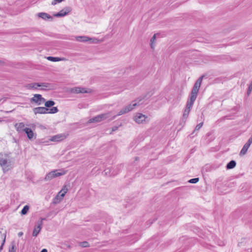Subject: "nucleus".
<instances>
[{
  "instance_id": "nucleus-1",
  "label": "nucleus",
  "mask_w": 252,
  "mask_h": 252,
  "mask_svg": "<svg viewBox=\"0 0 252 252\" xmlns=\"http://www.w3.org/2000/svg\"><path fill=\"white\" fill-rule=\"evenodd\" d=\"M14 164V159L9 154L0 153V165L3 170L8 171L11 169Z\"/></svg>"
},
{
  "instance_id": "nucleus-2",
  "label": "nucleus",
  "mask_w": 252,
  "mask_h": 252,
  "mask_svg": "<svg viewBox=\"0 0 252 252\" xmlns=\"http://www.w3.org/2000/svg\"><path fill=\"white\" fill-rule=\"evenodd\" d=\"M153 94V93L149 92L144 97H143L141 98H138V101L137 102H134V101L132 102V103L131 104H129L128 105L126 106L123 109H122L119 112V113L117 115H115L116 117L117 116H120V115H123L124 114H126V113L132 110L136 106H138V105H141L143 104L144 101H142L144 99V98H145L147 96H148V98H149Z\"/></svg>"
},
{
  "instance_id": "nucleus-3",
  "label": "nucleus",
  "mask_w": 252,
  "mask_h": 252,
  "mask_svg": "<svg viewBox=\"0 0 252 252\" xmlns=\"http://www.w3.org/2000/svg\"><path fill=\"white\" fill-rule=\"evenodd\" d=\"M115 118L116 116H112V112H108L106 113L97 115L95 117L90 119L88 122L89 123H97L106 119H108L109 121H111Z\"/></svg>"
},
{
  "instance_id": "nucleus-4",
  "label": "nucleus",
  "mask_w": 252,
  "mask_h": 252,
  "mask_svg": "<svg viewBox=\"0 0 252 252\" xmlns=\"http://www.w3.org/2000/svg\"><path fill=\"white\" fill-rule=\"evenodd\" d=\"M203 77V76L200 77L195 82L192 89L189 99L194 101L196 100L198 91L202 83Z\"/></svg>"
},
{
  "instance_id": "nucleus-5",
  "label": "nucleus",
  "mask_w": 252,
  "mask_h": 252,
  "mask_svg": "<svg viewBox=\"0 0 252 252\" xmlns=\"http://www.w3.org/2000/svg\"><path fill=\"white\" fill-rule=\"evenodd\" d=\"M203 77V76L200 77L195 82L192 89L189 99L194 101L196 100L198 91L202 83Z\"/></svg>"
},
{
  "instance_id": "nucleus-6",
  "label": "nucleus",
  "mask_w": 252,
  "mask_h": 252,
  "mask_svg": "<svg viewBox=\"0 0 252 252\" xmlns=\"http://www.w3.org/2000/svg\"><path fill=\"white\" fill-rule=\"evenodd\" d=\"M65 173L66 171L63 169L54 170L47 174L44 179L46 181H50L54 178L63 176Z\"/></svg>"
},
{
  "instance_id": "nucleus-7",
  "label": "nucleus",
  "mask_w": 252,
  "mask_h": 252,
  "mask_svg": "<svg viewBox=\"0 0 252 252\" xmlns=\"http://www.w3.org/2000/svg\"><path fill=\"white\" fill-rule=\"evenodd\" d=\"M194 101H195L190 99H188L186 104V108L183 113V119H186L188 118L190 111V109L191 108Z\"/></svg>"
},
{
  "instance_id": "nucleus-8",
  "label": "nucleus",
  "mask_w": 252,
  "mask_h": 252,
  "mask_svg": "<svg viewBox=\"0 0 252 252\" xmlns=\"http://www.w3.org/2000/svg\"><path fill=\"white\" fill-rule=\"evenodd\" d=\"M31 102H34L37 105H40L45 102V99L42 97L40 94H35L33 97L31 98Z\"/></svg>"
},
{
  "instance_id": "nucleus-9",
  "label": "nucleus",
  "mask_w": 252,
  "mask_h": 252,
  "mask_svg": "<svg viewBox=\"0 0 252 252\" xmlns=\"http://www.w3.org/2000/svg\"><path fill=\"white\" fill-rule=\"evenodd\" d=\"M76 40L78 41L87 42L90 41L91 43H95L97 40L96 38H92L86 36H76Z\"/></svg>"
},
{
  "instance_id": "nucleus-10",
  "label": "nucleus",
  "mask_w": 252,
  "mask_h": 252,
  "mask_svg": "<svg viewBox=\"0 0 252 252\" xmlns=\"http://www.w3.org/2000/svg\"><path fill=\"white\" fill-rule=\"evenodd\" d=\"M71 10L72 8L70 7L67 6L61 10L58 13L54 14V16L57 17H63L69 13Z\"/></svg>"
},
{
  "instance_id": "nucleus-11",
  "label": "nucleus",
  "mask_w": 252,
  "mask_h": 252,
  "mask_svg": "<svg viewBox=\"0 0 252 252\" xmlns=\"http://www.w3.org/2000/svg\"><path fill=\"white\" fill-rule=\"evenodd\" d=\"M48 111H49V108H47L45 107H38L33 109V112L35 115L37 114H47Z\"/></svg>"
},
{
  "instance_id": "nucleus-12",
  "label": "nucleus",
  "mask_w": 252,
  "mask_h": 252,
  "mask_svg": "<svg viewBox=\"0 0 252 252\" xmlns=\"http://www.w3.org/2000/svg\"><path fill=\"white\" fill-rule=\"evenodd\" d=\"M66 137L65 134H57L56 135L52 136L50 139L49 140L51 141H54V142H60L64 139H65Z\"/></svg>"
},
{
  "instance_id": "nucleus-13",
  "label": "nucleus",
  "mask_w": 252,
  "mask_h": 252,
  "mask_svg": "<svg viewBox=\"0 0 252 252\" xmlns=\"http://www.w3.org/2000/svg\"><path fill=\"white\" fill-rule=\"evenodd\" d=\"M70 92L73 94H85L89 93L90 91H88L86 90V88L83 87H75L71 89Z\"/></svg>"
},
{
  "instance_id": "nucleus-14",
  "label": "nucleus",
  "mask_w": 252,
  "mask_h": 252,
  "mask_svg": "<svg viewBox=\"0 0 252 252\" xmlns=\"http://www.w3.org/2000/svg\"><path fill=\"white\" fill-rule=\"evenodd\" d=\"M43 222L37 221L32 232V236L36 237L42 229Z\"/></svg>"
},
{
  "instance_id": "nucleus-15",
  "label": "nucleus",
  "mask_w": 252,
  "mask_h": 252,
  "mask_svg": "<svg viewBox=\"0 0 252 252\" xmlns=\"http://www.w3.org/2000/svg\"><path fill=\"white\" fill-rule=\"evenodd\" d=\"M147 118L145 115L141 113H137L134 117V121L138 124L142 123Z\"/></svg>"
},
{
  "instance_id": "nucleus-16",
  "label": "nucleus",
  "mask_w": 252,
  "mask_h": 252,
  "mask_svg": "<svg viewBox=\"0 0 252 252\" xmlns=\"http://www.w3.org/2000/svg\"><path fill=\"white\" fill-rule=\"evenodd\" d=\"M252 143L251 142H250V141L248 140V141L243 146V147L242 148V150H241V151L240 152V156L245 155L247 153V151Z\"/></svg>"
},
{
  "instance_id": "nucleus-17",
  "label": "nucleus",
  "mask_w": 252,
  "mask_h": 252,
  "mask_svg": "<svg viewBox=\"0 0 252 252\" xmlns=\"http://www.w3.org/2000/svg\"><path fill=\"white\" fill-rule=\"evenodd\" d=\"M38 16L39 17L42 18L45 20H50L52 21L53 20V17L50 16L49 14L45 13V12H41L38 14Z\"/></svg>"
},
{
  "instance_id": "nucleus-18",
  "label": "nucleus",
  "mask_w": 252,
  "mask_h": 252,
  "mask_svg": "<svg viewBox=\"0 0 252 252\" xmlns=\"http://www.w3.org/2000/svg\"><path fill=\"white\" fill-rule=\"evenodd\" d=\"M67 189L63 191V193H62V190L60 191L59 193V194L55 198L54 202L56 203L60 201L64 197L65 193L66 192Z\"/></svg>"
},
{
  "instance_id": "nucleus-19",
  "label": "nucleus",
  "mask_w": 252,
  "mask_h": 252,
  "mask_svg": "<svg viewBox=\"0 0 252 252\" xmlns=\"http://www.w3.org/2000/svg\"><path fill=\"white\" fill-rule=\"evenodd\" d=\"M24 132L26 133L28 138L30 140L33 139L34 136V134L31 128L26 127V129H24Z\"/></svg>"
},
{
  "instance_id": "nucleus-20",
  "label": "nucleus",
  "mask_w": 252,
  "mask_h": 252,
  "mask_svg": "<svg viewBox=\"0 0 252 252\" xmlns=\"http://www.w3.org/2000/svg\"><path fill=\"white\" fill-rule=\"evenodd\" d=\"M42 87L44 88H41V90H46L47 89H52L53 88V85L51 83H46V82H43V83H39V87Z\"/></svg>"
},
{
  "instance_id": "nucleus-21",
  "label": "nucleus",
  "mask_w": 252,
  "mask_h": 252,
  "mask_svg": "<svg viewBox=\"0 0 252 252\" xmlns=\"http://www.w3.org/2000/svg\"><path fill=\"white\" fill-rule=\"evenodd\" d=\"M15 126L18 132H24V129H26L25 124L23 123L16 124Z\"/></svg>"
},
{
  "instance_id": "nucleus-22",
  "label": "nucleus",
  "mask_w": 252,
  "mask_h": 252,
  "mask_svg": "<svg viewBox=\"0 0 252 252\" xmlns=\"http://www.w3.org/2000/svg\"><path fill=\"white\" fill-rule=\"evenodd\" d=\"M26 87L29 90H35L37 89L38 87H39V83H32L28 84L26 86Z\"/></svg>"
},
{
  "instance_id": "nucleus-23",
  "label": "nucleus",
  "mask_w": 252,
  "mask_h": 252,
  "mask_svg": "<svg viewBox=\"0 0 252 252\" xmlns=\"http://www.w3.org/2000/svg\"><path fill=\"white\" fill-rule=\"evenodd\" d=\"M236 165V161L235 160H232L227 164L226 167L227 169H231L234 168Z\"/></svg>"
},
{
  "instance_id": "nucleus-24",
  "label": "nucleus",
  "mask_w": 252,
  "mask_h": 252,
  "mask_svg": "<svg viewBox=\"0 0 252 252\" xmlns=\"http://www.w3.org/2000/svg\"><path fill=\"white\" fill-rule=\"evenodd\" d=\"M47 59L50 61L55 62L64 60V58H59V57H51V56H49V57H47Z\"/></svg>"
},
{
  "instance_id": "nucleus-25",
  "label": "nucleus",
  "mask_w": 252,
  "mask_h": 252,
  "mask_svg": "<svg viewBox=\"0 0 252 252\" xmlns=\"http://www.w3.org/2000/svg\"><path fill=\"white\" fill-rule=\"evenodd\" d=\"M55 104V102L53 100H48L45 102V106L46 108H49L53 106Z\"/></svg>"
},
{
  "instance_id": "nucleus-26",
  "label": "nucleus",
  "mask_w": 252,
  "mask_h": 252,
  "mask_svg": "<svg viewBox=\"0 0 252 252\" xmlns=\"http://www.w3.org/2000/svg\"><path fill=\"white\" fill-rule=\"evenodd\" d=\"M203 122L202 123H199V124H198L196 127H195V129L194 130H193V131L192 132V133L191 134V135H192L193 136H194V134L197 131H198L201 128V127L202 126H203Z\"/></svg>"
},
{
  "instance_id": "nucleus-27",
  "label": "nucleus",
  "mask_w": 252,
  "mask_h": 252,
  "mask_svg": "<svg viewBox=\"0 0 252 252\" xmlns=\"http://www.w3.org/2000/svg\"><path fill=\"white\" fill-rule=\"evenodd\" d=\"M58 109L57 107H53L50 109H49L48 111V114H55L58 112Z\"/></svg>"
},
{
  "instance_id": "nucleus-28",
  "label": "nucleus",
  "mask_w": 252,
  "mask_h": 252,
  "mask_svg": "<svg viewBox=\"0 0 252 252\" xmlns=\"http://www.w3.org/2000/svg\"><path fill=\"white\" fill-rule=\"evenodd\" d=\"M29 210V206L28 205L25 206L21 212V215H26L27 213Z\"/></svg>"
},
{
  "instance_id": "nucleus-29",
  "label": "nucleus",
  "mask_w": 252,
  "mask_h": 252,
  "mask_svg": "<svg viewBox=\"0 0 252 252\" xmlns=\"http://www.w3.org/2000/svg\"><path fill=\"white\" fill-rule=\"evenodd\" d=\"M199 181L198 178H192L189 181V182L191 184H195Z\"/></svg>"
},
{
  "instance_id": "nucleus-30",
  "label": "nucleus",
  "mask_w": 252,
  "mask_h": 252,
  "mask_svg": "<svg viewBox=\"0 0 252 252\" xmlns=\"http://www.w3.org/2000/svg\"><path fill=\"white\" fill-rule=\"evenodd\" d=\"M64 0H53L51 2V4L53 5H55L57 4L58 3H60Z\"/></svg>"
},
{
  "instance_id": "nucleus-31",
  "label": "nucleus",
  "mask_w": 252,
  "mask_h": 252,
  "mask_svg": "<svg viewBox=\"0 0 252 252\" xmlns=\"http://www.w3.org/2000/svg\"><path fill=\"white\" fill-rule=\"evenodd\" d=\"M156 34H154L153 35V36L152 37V38L151 39V47L152 48H154L153 43L156 39Z\"/></svg>"
},
{
  "instance_id": "nucleus-32",
  "label": "nucleus",
  "mask_w": 252,
  "mask_h": 252,
  "mask_svg": "<svg viewBox=\"0 0 252 252\" xmlns=\"http://www.w3.org/2000/svg\"><path fill=\"white\" fill-rule=\"evenodd\" d=\"M9 252H16V248L14 245H13L12 247L9 248Z\"/></svg>"
},
{
  "instance_id": "nucleus-33",
  "label": "nucleus",
  "mask_w": 252,
  "mask_h": 252,
  "mask_svg": "<svg viewBox=\"0 0 252 252\" xmlns=\"http://www.w3.org/2000/svg\"><path fill=\"white\" fill-rule=\"evenodd\" d=\"M252 90V85H249V87H248V89L247 91L248 95H249L251 94Z\"/></svg>"
},
{
  "instance_id": "nucleus-34",
  "label": "nucleus",
  "mask_w": 252,
  "mask_h": 252,
  "mask_svg": "<svg viewBox=\"0 0 252 252\" xmlns=\"http://www.w3.org/2000/svg\"><path fill=\"white\" fill-rule=\"evenodd\" d=\"M81 246L83 247H88L89 246V244H88V243L87 242L84 241V242L82 243Z\"/></svg>"
},
{
  "instance_id": "nucleus-35",
  "label": "nucleus",
  "mask_w": 252,
  "mask_h": 252,
  "mask_svg": "<svg viewBox=\"0 0 252 252\" xmlns=\"http://www.w3.org/2000/svg\"><path fill=\"white\" fill-rule=\"evenodd\" d=\"M5 237H4L3 238V240H2V243L1 244V247L0 248V249H1L3 245H4V243L5 242Z\"/></svg>"
},
{
  "instance_id": "nucleus-36",
  "label": "nucleus",
  "mask_w": 252,
  "mask_h": 252,
  "mask_svg": "<svg viewBox=\"0 0 252 252\" xmlns=\"http://www.w3.org/2000/svg\"><path fill=\"white\" fill-rule=\"evenodd\" d=\"M23 235V233L22 232H19V233H18V236H19V237H20V236H22Z\"/></svg>"
},
{
  "instance_id": "nucleus-37",
  "label": "nucleus",
  "mask_w": 252,
  "mask_h": 252,
  "mask_svg": "<svg viewBox=\"0 0 252 252\" xmlns=\"http://www.w3.org/2000/svg\"><path fill=\"white\" fill-rule=\"evenodd\" d=\"M40 252H47V250L46 249H43Z\"/></svg>"
},
{
  "instance_id": "nucleus-38",
  "label": "nucleus",
  "mask_w": 252,
  "mask_h": 252,
  "mask_svg": "<svg viewBox=\"0 0 252 252\" xmlns=\"http://www.w3.org/2000/svg\"><path fill=\"white\" fill-rule=\"evenodd\" d=\"M117 128H118V127H117V126L113 127L112 128V131H115V130H116L117 129Z\"/></svg>"
},
{
  "instance_id": "nucleus-39",
  "label": "nucleus",
  "mask_w": 252,
  "mask_h": 252,
  "mask_svg": "<svg viewBox=\"0 0 252 252\" xmlns=\"http://www.w3.org/2000/svg\"><path fill=\"white\" fill-rule=\"evenodd\" d=\"M45 218H41L40 220H38V221H41L42 222L43 220H45Z\"/></svg>"
},
{
  "instance_id": "nucleus-40",
  "label": "nucleus",
  "mask_w": 252,
  "mask_h": 252,
  "mask_svg": "<svg viewBox=\"0 0 252 252\" xmlns=\"http://www.w3.org/2000/svg\"><path fill=\"white\" fill-rule=\"evenodd\" d=\"M249 141H250L252 143V136L248 139Z\"/></svg>"
},
{
  "instance_id": "nucleus-41",
  "label": "nucleus",
  "mask_w": 252,
  "mask_h": 252,
  "mask_svg": "<svg viewBox=\"0 0 252 252\" xmlns=\"http://www.w3.org/2000/svg\"><path fill=\"white\" fill-rule=\"evenodd\" d=\"M4 62L3 61H0V65H2L3 64H4Z\"/></svg>"
},
{
  "instance_id": "nucleus-42",
  "label": "nucleus",
  "mask_w": 252,
  "mask_h": 252,
  "mask_svg": "<svg viewBox=\"0 0 252 252\" xmlns=\"http://www.w3.org/2000/svg\"><path fill=\"white\" fill-rule=\"evenodd\" d=\"M104 172H105V174H107V170H104Z\"/></svg>"
},
{
  "instance_id": "nucleus-43",
  "label": "nucleus",
  "mask_w": 252,
  "mask_h": 252,
  "mask_svg": "<svg viewBox=\"0 0 252 252\" xmlns=\"http://www.w3.org/2000/svg\"><path fill=\"white\" fill-rule=\"evenodd\" d=\"M135 160H138L139 159V158L138 157H135Z\"/></svg>"
}]
</instances>
